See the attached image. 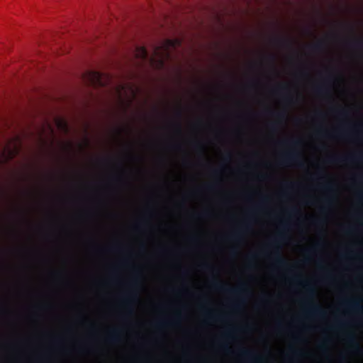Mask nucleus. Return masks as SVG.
Here are the masks:
<instances>
[{
    "label": "nucleus",
    "instance_id": "f257e3e1",
    "mask_svg": "<svg viewBox=\"0 0 363 363\" xmlns=\"http://www.w3.org/2000/svg\"><path fill=\"white\" fill-rule=\"evenodd\" d=\"M211 286L217 291L225 292L236 297L230 304L231 308L235 311H240L242 308L245 303V296L249 294V290L245 283H242L237 288H230L218 280H213Z\"/></svg>",
    "mask_w": 363,
    "mask_h": 363
},
{
    "label": "nucleus",
    "instance_id": "f03ea898",
    "mask_svg": "<svg viewBox=\"0 0 363 363\" xmlns=\"http://www.w3.org/2000/svg\"><path fill=\"white\" fill-rule=\"evenodd\" d=\"M306 291V297L303 300L304 313L309 317L324 318L326 316L325 311L317 303L314 302L315 290L313 285L308 281H301Z\"/></svg>",
    "mask_w": 363,
    "mask_h": 363
},
{
    "label": "nucleus",
    "instance_id": "7ed1b4c3",
    "mask_svg": "<svg viewBox=\"0 0 363 363\" xmlns=\"http://www.w3.org/2000/svg\"><path fill=\"white\" fill-rule=\"evenodd\" d=\"M281 230L270 242L269 246L274 249L272 254L274 255V264L279 267H289V263L281 256L280 249L281 245L288 239L287 234L286 233V230L288 229V223L281 220Z\"/></svg>",
    "mask_w": 363,
    "mask_h": 363
},
{
    "label": "nucleus",
    "instance_id": "20e7f679",
    "mask_svg": "<svg viewBox=\"0 0 363 363\" xmlns=\"http://www.w3.org/2000/svg\"><path fill=\"white\" fill-rule=\"evenodd\" d=\"M280 163L282 165L297 164L299 167L303 166L301 160V155L299 151L292 148L284 152L281 158Z\"/></svg>",
    "mask_w": 363,
    "mask_h": 363
},
{
    "label": "nucleus",
    "instance_id": "39448f33",
    "mask_svg": "<svg viewBox=\"0 0 363 363\" xmlns=\"http://www.w3.org/2000/svg\"><path fill=\"white\" fill-rule=\"evenodd\" d=\"M340 305L348 312L357 315L363 314V304L360 298H345L342 300Z\"/></svg>",
    "mask_w": 363,
    "mask_h": 363
},
{
    "label": "nucleus",
    "instance_id": "423d86ee",
    "mask_svg": "<svg viewBox=\"0 0 363 363\" xmlns=\"http://www.w3.org/2000/svg\"><path fill=\"white\" fill-rule=\"evenodd\" d=\"M236 332L237 329L235 328H228L218 339L214 341V344L219 348L228 349L231 341L235 339Z\"/></svg>",
    "mask_w": 363,
    "mask_h": 363
},
{
    "label": "nucleus",
    "instance_id": "0eeeda50",
    "mask_svg": "<svg viewBox=\"0 0 363 363\" xmlns=\"http://www.w3.org/2000/svg\"><path fill=\"white\" fill-rule=\"evenodd\" d=\"M124 330L121 328H113L108 331L104 341L110 345H118L123 340Z\"/></svg>",
    "mask_w": 363,
    "mask_h": 363
},
{
    "label": "nucleus",
    "instance_id": "6e6552de",
    "mask_svg": "<svg viewBox=\"0 0 363 363\" xmlns=\"http://www.w3.org/2000/svg\"><path fill=\"white\" fill-rule=\"evenodd\" d=\"M36 348L40 350L47 351L62 350L65 349V342L62 338L53 337L49 342L39 345Z\"/></svg>",
    "mask_w": 363,
    "mask_h": 363
},
{
    "label": "nucleus",
    "instance_id": "1a4fd4ad",
    "mask_svg": "<svg viewBox=\"0 0 363 363\" xmlns=\"http://www.w3.org/2000/svg\"><path fill=\"white\" fill-rule=\"evenodd\" d=\"M328 162L332 164L363 162V157L361 155H352L346 157L331 156L328 158Z\"/></svg>",
    "mask_w": 363,
    "mask_h": 363
},
{
    "label": "nucleus",
    "instance_id": "9d476101",
    "mask_svg": "<svg viewBox=\"0 0 363 363\" xmlns=\"http://www.w3.org/2000/svg\"><path fill=\"white\" fill-rule=\"evenodd\" d=\"M138 300V296L135 293L131 291L125 294L123 298V304L127 311L133 313V305Z\"/></svg>",
    "mask_w": 363,
    "mask_h": 363
},
{
    "label": "nucleus",
    "instance_id": "9b49d317",
    "mask_svg": "<svg viewBox=\"0 0 363 363\" xmlns=\"http://www.w3.org/2000/svg\"><path fill=\"white\" fill-rule=\"evenodd\" d=\"M23 348V344L18 342L2 343L0 341V352L6 351L16 352L22 350Z\"/></svg>",
    "mask_w": 363,
    "mask_h": 363
},
{
    "label": "nucleus",
    "instance_id": "f8f14e48",
    "mask_svg": "<svg viewBox=\"0 0 363 363\" xmlns=\"http://www.w3.org/2000/svg\"><path fill=\"white\" fill-rule=\"evenodd\" d=\"M179 314L177 313L174 318L172 320H161L155 323V327L158 329H162L164 328L176 325L179 323Z\"/></svg>",
    "mask_w": 363,
    "mask_h": 363
},
{
    "label": "nucleus",
    "instance_id": "ddd939ff",
    "mask_svg": "<svg viewBox=\"0 0 363 363\" xmlns=\"http://www.w3.org/2000/svg\"><path fill=\"white\" fill-rule=\"evenodd\" d=\"M348 45L356 50L363 52V39L362 38L353 39L348 42Z\"/></svg>",
    "mask_w": 363,
    "mask_h": 363
},
{
    "label": "nucleus",
    "instance_id": "4468645a",
    "mask_svg": "<svg viewBox=\"0 0 363 363\" xmlns=\"http://www.w3.org/2000/svg\"><path fill=\"white\" fill-rule=\"evenodd\" d=\"M325 45H326L325 40H318L315 44L311 45L310 48L313 52H320V51H323L325 49Z\"/></svg>",
    "mask_w": 363,
    "mask_h": 363
},
{
    "label": "nucleus",
    "instance_id": "2eb2a0df",
    "mask_svg": "<svg viewBox=\"0 0 363 363\" xmlns=\"http://www.w3.org/2000/svg\"><path fill=\"white\" fill-rule=\"evenodd\" d=\"M272 42L273 44L279 46H288L290 44L289 40L281 38V37H274L272 39Z\"/></svg>",
    "mask_w": 363,
    "mask_h": 363
},
{
    "label": "nucleus",
    "instance_id": "dca6fc26",
    "mask_svg": "<svg viewBox=\"0 0 363 363\" xmlns=\"http://www.w3.org/2000/svg\"><path fill=\"white\" fill-rule=\"evenodd\" d=\"M243 237V230L242 229H239L236 231H235L233 233H232L229 236V239L235 241V242H240L242 240Z\"/></svg>",
    "mask_w": 363,
    "mask_h": 363
},
{
    "label": "nucleus",
    "instance_id": "f3484780",
    "mask_svg": "<svg viewBox=\"0 0 363 363\" xmlns=\"http://www.w3.org/2000/svg\"><path fill=\"white\" fill-rule=\"evenodd\" d=\"M136 55L138 58L141 59L142 60H146L148 57L147 51L144 47L137 48Z\"/></svg>",
    "mask_w": 363,
    "mask_h": 363
},
{
    "label": "nucleus",
    "instance_id": "a211bd4d",
    "mask_svg": "<svg viewBox=\"0 0 363 363\" xmlns=\"http://www.w3.org/2000/svg\"><path fill=\"white\" fill-rule=\"evenodd\" d=\"M315 91L318 95L328 94L329 93L328 87L325 84H320L315 87Z\"/></svg>",
    "mask_w": 363,
    "mask_h": 363
},
{
    "label": "nucleus",
    "instance_id": "6ab92c4d",
    "mask_svg": "<svg viewBox=\"0 0 363 363\" xmlns=\"http://www.w3.org/2000/svg\"><path fill=\"white\" fill-rule=\"evenodd\" d=\"M321 187L329 193H334L335 191V185L330 181L324 183Z\"/></svg>",
    "mask_w": 363,
    "mask_h": 363
},
{
    "label": "nucleus",
    "instance_id": "aec40b11",
    "mask_svg": "<svg viewBox=\"0 0 363 363\" xmlns=\"http://www.w3.org/2000/svg\"><path fill=\"white\" fill-rule=\"evenodd\" d=\"M89 74L92 78L91 79L92 83H96V84H100L101 83V75L99 72L93 71V72H91Z\"/></svg>",
    "mask_w": 363,
    "mask_h": 363
},
{
    "label": "nucleus",
    "instance_id": "412c9836",
    "mask_svg": "<svg viewBox=\"0 0 363 363\" xmlns=\"http://www.w3.org/2000/svg\"><path fill=\"white\" fill-rule=\"evenodd\" d=\"M205 315L206 318L209 320H220L223 319L224 316L222 315H215L212 311H206Z\"/></svg>",
    "mask_w": 363,
    "mask_h": 363
},
{
    "label": "nucleus",
    "instance_id": "4be33fe9",
    "mask_svg": "<svg viewBox=\"0 0 363 363\" xmlns=\"http://www.w3.org/2000/svg\"><path fill=\"white\" fill-rule=\"evenodd\" d=\"M345 340L350 345H357L355 337L352 333H347L345 335Z\"/></svg>",
    "mask_w": 363,
    "mask_h": 363
},
{
    "label": "nucleus",
    "instance_id": "5701e85b",
    "mask_svg": "<svg viewBox=\"0 0 363 363\" xmlns=\"http://www.w3.org/2000/svg\"><path fill=\"white\" fill-rule=\"evenodd\" d=\"M278 123H282L286 118V113L284 111L279 112L276 113Z\"/></svg>",
    "mask_w": 363,
    "mask_h": 363
},
{
    "label": "nucleus",
    "instance_id": "b1692460",
    "mask_svg": "<svg viewBox=\"0 0 363 363\" xmlns=\"http://www.w3.org/2000/svg\"><path fill=\"white\" fill-rule=\"evenodd\" d=\"M330 343V339L329 337H325L318 344V347L320 349H325L328 346Z\"/></svg>",
    "mask_w": 363,
    "mask_h": 363
},
{
    "label": "nucleus",
    "instance_id": "393cba45",
    "mask_svg": "<svg viewBox=\"0 0 363 363\" xmlns=\"http://www.w3.org/2000/svg\"><path fill=\"white\" fill-rule=\"evenodd\" d=\"M333 201H334V199L333 197L332 196H330V197H328L325 199L324 202H325V205L322 208L323 210H325L326 208H328V207H330L333 203Z\"/></svg>",
    "mask_w": 363,
    "mask_h": 363
},
{
    "label": "nucleus",
    "instance_id": "a878e982",
    "mask_svg": "<svg viewBox=\"0 0 363 363\" xmlns=\"http://www.w3.org/2000/svg\"><path fill=\"white\" fill-rule=\"evenodd\" d=\"M350 130L353 133H361L362 132V125L361 124L354 125L352 127H351Z\"/></svg>",
    "mask_w": 363,
    "mask_h": 363
},
{
    "label": "nucleus",
    "instance_id": "bb28decb",
    "mask_svg": "<svg viewBox=\"0 0 363 363\" xmlns=\"http://www.w3.org/2000/svg\"><path fill=\"white\" fill-rule=\"evenodd\" d=\"M357 196L359 203H363V187L357 192Z\"/></svg>",
    "mask_w": 363,
    "mask_h": 363
},
{
    "label": "nucleus",
    "instance_id": "cd10ccee",
    "mask_svg": "<svg viewBox=\"0 0 363 363\" xmlns=\"http://www.w3.org/2000/svg\"><path fill=\"white\" fill-rule=\"evenodd\" d=\"M337 113L340 116L346 117L348 116V111L345 108L337 109Z\"/></svg>",
    "mask_w": 363,
    "mask_h": 363
},
{
    "label": "nucleus",
    "instance_id": "c85d7f7f",
    "mask_svg": "<svg viewBox=\"0 0 363 363\" xmlns=\"http://www.w3.org/2000/svg\"><path fill=\"white\" fill-rule=\"evenodd\" d=\"M290 145L293 147H298L301 145V141L300 140H290Z\"/></svg>",
    "mask_w": 363,
    "mask_h": 363
},
{
    "label": "nucleus",
    "instance_id": "c756f323",
    "mask_svg": "<svg viewBox=\"0 0 363 363\" xmlns=\"http://www.w3.org/2000/svg\"><path fill=\"white\" fill-rule=\"evenodd\" d=\"M139 283H140V277L137 274L134 277V279L132 281V285H133V286H137L139 284Z\"/></svg>",
    "mask_w": 363,
    "mask_h": 363
},
{
    "label": "nucleus",
    "instance_id": "7c9ffc66",
    "mask_svg": "<svg viewBox=\"0 0 363 363\" xmlns=\"http://www.w3.org/2000/svg\"><path fill=\"white\" fill-rule=\"evenodd\" d=\"M289 213L291 216H296V215H298L299 213V211H298V209L297 208L293 207L291 209H289Z\"/></svg>",
    "mask_w": 363,
    "mask_h": 363
},
{
    "label": "nucleus",
    "instance_id": "2f4dec72",
    "mask_svg": "<svg viewBox=\"0 0 363 363\" xmlns=\"http://www.w3.org/2000/svg\"><path fill=\"white\" fill-rule=\"evenodd\" d=\"M202 269H206V270H212L213 269V267L211 264L208 263H203L201 265Z\"/></svg>",
    "mask_w": 363,
    "mask_h": 363
},
{
    "label": "nucleus",
    "instance_id": "473e14b6",
    "mask_svg": "<svg viewBox=\"0 0 363 363\" xmlns=\"http://www.w3.org/2000/svg\"><path fill=\"white\" fill-rule=\"evenodd\" d=\"M291 340L295 343H298L301 341V337L297 335H294V334L291 335Z\"/></svg>",
    "mask_w": 363,
    "mask_h": 363
},
{
    "label": "nucleus",
    "instance_id": "72a5a7b5",
    "mask_svg": "<svg viewBox=\"0 0 363 363\" xmlns=\"http://www.w3.org/2000/svg\"><path fill=\"white\" fill-rule=\"evenodd\" d=\"M355 230L356 229L354 227H349L346 229L345 233L347 235H351L355 231Z\"/></svg>",
    "mask_w": 363,
    "mask_h": 363
},
{
    "label": "nucleus",
    "instance_id": "f704fd0d",
    "mask_svg": "<svg viewBox=\"0 0 363 363\" xmlns=\"http://www.w3.org/2000/svg\"><path fill=\"white\" fill-rule=\"evenodd\" d=\"M195 147L199 152H203V145L201 143H196Z\"/></svg>",
    "mask_w": 363,
    "mask_h": 363
},
{
    "label": "nucleus",
    "instance_id": "c9c22d12",
    "mask_svg": "<svg viewBox=\"0 0 363 363\" xmlns=\"http://www.w3.org/2000/svg\"><path fill=\"white\" fill-rule=\"evenodd\" d=\"M317 133L318 135L328 136L327 132L323 129H318L317 130Z\"/></svg>",
    "mask_w": 363,
    "mask_h": 363
},
{
    "label": "nucleus",
    "instance_id": "e433bc0d",
    "mask_svg": "<svg viewBox=\"0 0 363 363\" xmlns=\"http://www.w3.org/2000/svg\"><path fill=\"white\" fill-rule=\"evenodd\" d=\"M285 99H286V101L289 102V104H292L294 101V99L291 95H287Z\"/></svg>",
    "mask_w": 363,
    "mask_h": 363
},
{
    "label": "nucleus",
    "instance_id": "4c0bfd02",
    "mask_svg": "<svg viewBox=\"0 0 363 363\" xmlns=\"http://www.w3.org/2000/svg\"><path fill=\"white\" fill-rule=\"evenodd\" d=\"M258 255L257 254H253V255H251L250 257H249V259L250 262H252L254 261L257 257Z\"/></svg>",
    "mask_w": 363,
    "mask_h": 363
},
{
    "label": "nucleus",
    "instance_id": "58836bf2",
    "mask_svg": "<svg viewBox=\"0 0 363 363\" xmlns=\"http://www.w3.org/2000/svg\"><path fill=\"white\" fill-rule=\"evenodd\" d=\"M175 127L179 133H180L182 131V126L179 123H177V124H175Z\"/></svg>",
    "mask_w": 363,
    "mask_h": 363
},
{
    "label": "nucleus",
    "instance_id": "ea45409f",
    "mask_svg": "<svg viewBox=\"0 0 363 363\" xmlns=\"http://www.w3.org/2000/svg\"><path fill=\"white\" fill-rule=\"evenodd\" d=\"M345 325V322H343V321H342V320H337V322H336V325H337V326H343V325Z\"/></svg>",
    "mask_w": 363,
    "mask_h": 363
},
{
    "label": "nucleus",
    "instance_id": "a19ab883",
    "mask_svg": "<svg viewBox=\"0 0 363 363\" xmlns=\"http://www.w3.org/2000/svg\"><path fill=\"white\" fill-rule=\"evenodd\" d=\"M294 186H295V184H294V183H291H291H287V184H286V186H287V188H289V189H291V188H293Z\"/></svg>",
    "mask_w": 363,
    "mask_h": 363
},
{
    "label": "nucleus",
    "instance_id": "79ce46f5",
    "mask_svg": "<svg viewBox=\"0 0 363 363\" xmlns=\"http://www.w3.org/2000/svg\"><path fill=\"white\" fill-rule=\"evenodd\" d=\"M259 206H257L255 208H254L251 211L250 213L252 214L254 213L256 211H257L259 208Z\"/></svg>",
    "mask_w": 363,
    "mask_h": 363
},
{
    "label": "nucleus",
    "instance_id": "37998d69",
    "mask_svg": "<svg viewBox=\"0 0 363 363\" xmlns=\"http://www.w3.org/2000/svg\"><path fill=\"white\" fill-rule=\"evenodd\" d=\"M347 135V133L345 131H341L339 133L338 136H345Z\"/></svg>",
    "mask_w": 363,
    "mask_h": 363
},
{
    "label": "nucleus",
    "instance_id": "c03bdc74",
    "mask_svg": "<svg viewBox=\"0 0 363 363\" xmlns=\"http://www.w3.org/2000/svg\"><path fill=\"white\" fill-rule=\"evenodd\" d=\"M268 201V197L264 196L262 198V203H265Z\"/></svg>",
    "mask_w": 363,
    "mask_h": 363
},
{
    "label": "nucleus",
    "instance_id": "a18cd8bd",
    "mask_svg": "<svg viewBox=\"0 0 363 363\" xmlns=\"http://www.w3.org/2000/svg\"><path fill=\"white\" fill-rule=\"evenodd\" d=\"M313 252H314V248H311V249L307 250V253H308V254H311Z\"/></svg>",
    "mask_w": 363,
    "mask_h": 363
},
{
    "label": "nucleus",
    "instance_id": "49530a36",
    "mask_svg": "<svg viewBox=\"0 0 363 363\" xmlns=\"http://www.w3.org/2000/svg\"><path fill=\"white\" fill-rule=\"evenodd\" d=\"M249 228V225L247 223H245L243 226V229L247 230Z\"/></svg>",
    "mask_w": 363,
    "mask_h": 363
},
{
    "label": "nucleus",
    "instance_id": "de8ad7c7",
    "mask_svg": "<svg viewBox=\"0 0 363 363\" xmlns=\"http://www.w3.org/2000/svg\"><path fill=\"white\" fill-rule=\"evenodd\" d=\"M271 128H272V129L275 130V128H276V123L272 124L271 125Z\"/></svg>",
    "mask_w": 363,
    "mask_h": 363
},
{
    "label": "nucleus",
    "instance_id": "09e8293b",
    "mask_svg": "<svg viewBox=\"0 0 363 363\" xmlns=\"http://www.w3.org/2000/svg\"><path fill=\"white\" fill-rule=\"evenodd\" d=\"M201 216H208V211H206V212L203 213L201 214Z\"/></svg>",
    "mask_w": 363,
    "mask_h": 363
},
{
    "label": "nucleus",
    "instance_id": "8fccbe9b",
    "mask_svg": "<svg viewBox=\"0 0 363 363\" xmlns=\"http://www.w3.org/2000/svg\"><path fill=\"white\" fill-rule=\"evenodd\" d=\"M280 89H287V86H286V85H281V86H280Z\"/></svg>",
    "mask_w": 363,
    "mask_h": 363
},
{
    "label": "nucleus",
    "instance_id": "3c124183",
    "mask_svg": "<svg viewBox=\"0 0 363 363\" xmlns=\"http://www.w3.org/2000/svg\"><path fill=\"white\" fill-rule=\"evenodd\" d=\"M230 153H228V154L227 155V156H226V160H230Z\"/></svg>",
    "mask_w": 363,
    "mask_h": 363
},
{
    "label": "nucleus",
    "instance_id": "603ef678",
    "mask_svg": "<svg viewBox=\"0 0 363 363\" xmlns=\"http://www.w3.org/2000/svg\"><path fill=\"white\" fill-rule=\"evenodd\" d=\"M300 277H294V280L298 281L299 280Z\"/></svg>",
    "mask_w": 363,
    "mask_h": 363
},
{
    "label": "nucleus",
    "instance_id": "864d4df0",
    "mask_svg": "<svg viewBox=\"0 0 363 363\" xmlns=\"http://www.w3.org/2000/svg\"><path fill=\"white\" fill-rule=\"evenodd\" d=\"M177 114H178V116H179V117H181V116H182V111H179L177 112Z\"/></svg>",
    "mask_w": 363,
    "mask_h": 363
},
{
    "label": "nucleus",
    "instance_id": "5fc2aeb1",
    "mask_svg": "<svg viewBox=\"0 0 363 363\" xmlns=\"http://www.w3.org/2000/svg\"><path fill=\"white\" fill-rule=\"evenodd\" d=\"M213 185L208 186V189H213Z\"/></svg>",
    "mask_w": 363,
    "mask_h": 363
},
{
    "label": "nucleus",
    "instance_id": "6e6d98bb",
    "mask_svg": "<svg viewBox=\"0 0 363 363\" xmlns=\"http://www.w3.org/2000/svg\"><path fill=\"white\" fill-rule=\"evenodd\" d=\"M270 57L274 60V55H271Z\"/></svg>",
    "mask_w": 363,
    "mask_h": 363
},
{
    "label": "nucleus",
    "instance_id": "4d7b16f0",
    "mask_svg": "<svg viewBox=\"0 0 363 363\" xmlns=\"http://www.w3.org/2000/svg\"><path fill=\"white\" fill-rule=\"evenodd\" d=\"M321 245L320 243H318L315 246L316 247H320Z\"/></svg>",
    "mask_w": 363,
    "mask_h": 363
},
{
    "label": "nucleus",
    "instance_id": "13d9d810",
    "mask_svg": "<svg viewBox=\"0 0 363 363\" xmlns=\"http://www.w3.org/2000/svg\"><path fill=\"white\" fill-rule=\"evenodd\" d=\"M214 173H215V174H218V170H215V171H214Z\"/></svg>",
    "mask_w": 363,
    "mask_h": 363
},
{
    "label": "nucleus",
    "instance_id": "bf43d9fd",
    "mask_svg": "<svg viewBox=\"0 0 363 363\" xmlns=\"http://www.w3.org/2000/svg\"><path fill=\"white\" fill-rule=\"evenodd\" d=\"M361 218L363 220V213L361 215Z\"/></svg>",
    "mask_w": 363,
    "mask_h": 363
}]
</instances>
